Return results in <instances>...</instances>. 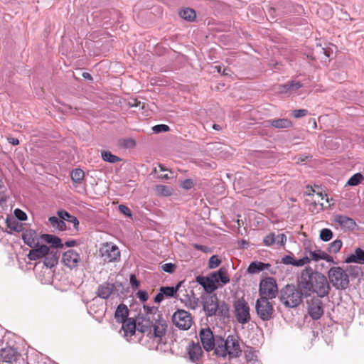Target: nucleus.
I'll list each match as a JSON object with an SVG mask.
<instances>
[{
    "instance_id": "obj_37",
    "label": "nucleus",
    "mask_w": 364,
    "mask_h": 364,
    "mask_svg": "<svg viewBox=\"0 0 364 364\" xmlns=\"http://www.w3.org/2000/svg\"><path fill=\"white\" fill-rule=\"evenodd\" d=\"M156 193L158 196H168L172 194V189L164 185H158L155 187Z\"/></svg>"
},
{
    "instance_id": "obj_57",
    "label": "nucleus",
    "mask_w": 364,
    "mask_h": 364,
    "mask_svg": "<svg viewBox=\"0 0 364 364\" xmlns=\"http://www.w3.org/2000/svg\"><path fill=\"white\" fill-rule=\"evenodd\" d=\"M278 91L281 93H286L289 91H291L290 87H289V83L288 82L287 84L279 85Z\"/></svg>"
},
{
    "instance_id": "obj_13",
    "label": "nucleus",
    "mask_w": 364,
    "mask_h": 364,
    "mask_svg": "<svg viewBox=\"0 0 364 364\" xmlns=\"http://www.w3.org/2000/svg\"><path fill=\"white\" fill-rule=\"evenodd\" d=\"M151 321H152L151 328H153L154 337L161 340L166 333L167 323L166 320L161 314H157L153 316V319Z\"/></svg>"
},
{
    "instance_id": "obj_12",
    "label": "nucleus",
    "mask_w": 364,
    "mask_h": 364,
    "mask_svg": "<svg viewBox=\"0 0 364 364\" xmlns=\"http://www.w3.org/2000/svg\"><path fill=\"white\" fill-rule=\"evenodd\" d=\"M144 311L145 315L139 318L141 321H138L139 330L143 333L151 329V323H152L151 320L153 319V316L160 314L157 312V309L155 307L144 306Z\"/></svg>"
},
{
    "instance_id": "obj_48",
    "label": "nucleus",
    "mask_w": 364,
    "mask_h": 364,
    "mask_svg": "<svg viewBox=\"0 0 364 364\" xmlns=\"http://www.w3.org/2000/svg\"><path fill=\"white\" fill-rule=\"evenodd\" d=\"M14 215L21 221H24L27 219V215L25 212L18 208L14 210Z\"/></svg>"
},
{
    "instance_id": "obj_59",
    "label": "nucleus",
    "mask_w": 364,
    "mask_h": 364,
    "mask_svg": "<svg viewBox=\"0 0 364 364\" xmlns=\"http://www.w3.org/2000/svg\"><path fill=\"white\" fill-rule=\"evenodd\" d=\"M130 284H132V287L137 288L139 286V282L136 279L134 274H132L130 276Z\"/></svg>"
},
{
    "instance_id": "obj_1",
    "label": "nucleus",
    "mask_w": 364,
    "mask_h": 364,
    "mask_svg": "<svg viewBox=\"0 0 364 364\" xmlns=\"http://www.w3.org/2000/svg\"><path fill=\"white\" fill-rule=\"evenodd\" d=\"M299 285L306 296L315 293L318 297H325L329 294L331 289L328 277L313 271L311 267L302 270L299 278Z\"/></svg>"
},
{
    "instance_id": "obj_60",
    "label": "nucleus",
    "mask_w": 364,
    "mask_h": 364,
    "mask_svg": "<svg viewBox=\"0 0 364 364\" xmlns=\"http://www.w3.org/2000/svg\"><path fill=\"white\" fill-rule=\"evenodd\" d=\"M68 222L73 223V226L75 229L77 228V227L79 225V221L76 217L71 215L70 219L68 220Z\"/></svg>"
},
{
    "instance_id": "obj_20",
    "label": "nucleus",
    "mask_w": 364,
    "mask_h": 364,
    "mask_svg": "<svg viewBox=\"0 0 364 364\" xmlns=\"http://www.w3.org/2000/svg\"><path fill=\"white\" fill-rule=\"evenodd\" d=\"M28 254V257L31 260H36L41 258H43L46 253H48V250L50 249L47 245L41 244V242L38 245L35 247H31Z\"/></svg>"
},
{
    "instance_id": "obj_33",
    "label": "nucleus",
    "mask_w": 364,
    "mask_h": 364,
    "mask_svg": "<svg viewBox=\"0 0 364 364\" xmlns=\"http://www.w3.org/2000/svg\"><path fill=\"white\" fill-rule=\"evenodd\" d=\"M268 123L274 128L282 129L289 128L291 126V123L287 119H277L268 122Z\"/></svg>"
},
{
    "instance_id": "obj_5",
    "label": "nucleus",
    "mask_w": 364,
    "mask_h": 364,
    "mask_svg": "<svg viewBox=\"0 0 364 364\" xmlns=\"http://www.w3.org/2000/svg\"><path fill=\"white\" fill-rule=\"evenodd\" d=\"M327 277L329 282L336 289L345 290L349 287V276L346 271L341 267H331L327 272Z\"/></svg>"
},
{
    "instance_id": "obj_56",
    "label": "nucleus",
    "mask_w": 364,
    "mask_h": 364,
    "mask_svg": "<svg viewBox=\"0 0 364 364\" xmlns=\"http://www.w3.org/2000/svg\"><path fill=\"white\" fill-rule=\"evenodd\" d=\"M136 296L141 301H146L148 299V294L146 291L140 290L136 293Z\"/></svg>"
},
{
    "instance_id": "obj_40",
    "label": "nucleus",
    "mask_w": 364,
    "mask_h": 364,
    "mask_svg": "<svg viewBox=\"0 0 364 364\" xmlns=\"http://www.w3.org/2000/svg\"><path fill=\"white\" fill-rule=\"evenodd\" d=\"M310 259L309 257L307 255V248L304 250V256L299 259H294V267H302L305 264H309Z\"/></svg>"
},
{
    "instance_id": "obj_25",
    "label": "nucleus",
    "mask_w": 364,
    "mask_h": 364,
    "mask_svg": "<svg viewBox=\"0 0 364 364\" xmlns=\"http://www.w3.org/2000/svg\"><path fill=\"white\" fill-rule=\"evenodd\" d=\"M270 266L271 265L269 264L255 261L250 264L247 271L249 274H257L265 269H269Z\"/></svg>"
},
{
    "instance_id": "obj_30",
    "label": "nucleus",
    "mask_w": 364,
    "mask_h": 364,
    "mask_svg": "<svg viewBox=\"0 0 364 364\" xmlns=\"http://www.w3.org/2000/svg\"><path fill=\"white\" fill-rule=\"evenodd\" d=\"M212 277L214 279L215 284L221 282L225 284L230 282V279L223 269H220L218 272L212 273Z\"/></svg>"
},
{
    "instance_id": "obj_28",
    "label": "nucleus",
    "mask_w": 364,
    "mask_h": 364,
    "mask_svg": "<svg viewBox=\"0 0 364 364\" xmlns=\"http://www.w3.org/2000/svg\"><path fill=\"white\" fill-rule=\"evenodd\" d=\"M129 309L125 304H119L114 314L115 319L117 322H122L128 319Z\"/></svg>"
},
{
    "instance_id": "obj_63",
    "label": "nucleus",
    "mask_w": 364,
    "mask_h": 364,
    "mask_svg": "<svg viewBox=\"0 0 364 364\" xmlns=\"http://www.w3.org/2000/svg\"><path fill=\"white\" fill-rule=\"evenodd\" d=\"M8 141L10 144H11L12 145H18L19 144V141L18 139H16V138H11V137H9L8 138Z\"/></svg>"
},
{
    "instance_id": "obj_52",
    "label": "nucleus",
    "mask_w": 364,
    "mask_h": 364,
    "mask_svg": "<svg viewBox=\"0 0 364 364\" xmlns=\"http://www.w3.org/2000/svg\"><path fill=\"white\" fill-rule=\"evenodd\" d=\"M161 269L166 272L172 273L175 269V265L172 263H166L161 266Z\"/></svg>"
},
{
    "instance_id": "obj_41",
    "label": "nucleus",
    "mask_w": 364,
    "mask_h": 364,
    "mask_svg": "<svg viewBox=\"0 0 364 364\" xmlns=\"http://www.w3.org/2000/svg\"><path fill=\"white\" fill-rule=\"evenodd\" d=\"M333 237V232L330 229L324 228L320 232V239L324 242L329 241Z\"/></svg>"
},
{
    "instance_id": "obj_62",
    "label": "nucleus",
    "mask_w": 364,
    "mask_h": 364,
    "mask_svg": "<svg viewBox=\"0 0 364 364\" xmlns=\"http://www.w3.org/2000/svg\"><path fill=\"white\" fill-rule=\"evenodd\" d=\"M323 257H325V258H322L323 260H326V262H333V259L332 257H331L330 255H328L327 253H326L324 252L323 253Z\"/></svg>"
},
{
    "instance_id": "obj_54",
    "label": "nucleus",
    "mask_w": 364,
    "mask_h": 364,
    "mask_svg": "<svg viewBox=\"0 0 364 364\" xmlns=\"http://www.w3.org/2000/svg\"><path fill=\"white\" fill-rule=\"evenodd\" d=\"M312 192H313L312 197H315L316 198H317L318 196H321L320 198H318L320 201H323V202L326 203V198H328L327 194H326V193H323L321 192L316 193L314 190H312Z\"/></svg>"
},
{
    "instance_id": "obj_49",
    "label": "nucleus",
    "mask_w": 364,
    "mask_h": 364,
    "mask_svg": "<svg viewBox=\"0 0 364 364\" xmlns=\"http://www.w3.org/2000/svg\"><path fill=\"white\" fill-rule=\"evenodd\" d=\"M287 241V237L284 234H279L275 235V244L284 245Z\"/></svg>"
},
{
    "instance_id": "obj_55",
    "label": "nucleus",
    "mask_w": 364,
    "mask_h": 364,
    "mask_svg": "<svg viewBox=\"0 0 364 364\" xmlns=\"http://www.w3.org/2000/svg\"><path fill=\"white\" fill-rule=\"evenodd\" d=\"M294 258L291 255H285L282 257V261L285 264L294 265Z\"/></svg>"
},
{
    "instance_id": "obj_35",
    "label": "nucleus",
    "mask_w": 364,
    "mask_h": 364,
    "mask_svg": "<svg viewBox=\"0 0 364 364\" xmlns=\"http://www.w3.org/2000/svg\"><path fill=\"white\" fill-rule=\"evenodd\" d=\"M72 181L75 184H79L85 176L84 171L82 169L76 168L71 172Z\"/></svg>"
},
{
    "instance_id": "obj_17",
    "label": "nucleus",
    "mask_w": 364,
    "mask_h": 364,
    "mask_svg": "<svg viewBox=\"0 0 364 364\" xmlns=\"http://www.w3.org/2000/svg\"><path fill=\"white\" fill-rule=\"evenodd\" d=\"M333 222L345 231L353 230L356 225L353 219L343 215H335Z\"/></svg>"
},
{
    "instance_id": "obj_61",
    "label": "nucleus",
    "mask_w": 364,
    "mask_h": 364,
    "mask_svg": "<svg viewBox=\"0 0 364 364\" xmlns=\"http://www.w3.org/2000/svg\"><path fill=\"white\" fill-rule=\"evenodd\" d=\"M164 294H162V292H159L156 296H155V299H154V301L157 303H159L161 302L163 299H164Z\"/></svg>"
},
{
    "instance_id": "obj_18",
    "label": "nucleus",
    "mask_w": 364,
    "mask_h": 364,
    "mask_svg": "<svg viewBox=\"0 0 364 364\" xmlns=\"http://www.w3.org/2000/svg\"><path fill=\"white\" fill-rule=\"evenodd\" d=\"M218 309V302L215 296L211 295L205 299L203 301V310L207 316H212L216 314Z\"/></svg>"
},
{
    "instance_id": "obj_36",
    "label": "nucleus",
    "mask_w": 364,
    "mask_h": 364,
    "mask_svg": "<svg viewBox=\"0 0 364 364\" xmlns=\"http://www.w3.org/2000/svg\"><path fill=\"white\" fill-rule=\"evenodd\" d=\"M324 252L320 250L314 251L309 250L307 249V255L309 257L310 262L311 261L318 262L323 258Z\"/></svg>"
},
{
    "instance_id": "obj_4",
    "label": "nucleus",
    "mask_w": 364,
    "mask_h": 364,
    "mask_svg": "<svg viewBox=\"0 0 364 364\" xmlns=\"http://www.w3.org/2000/svg\"><path fill=\"white\" fill-rule=\"evenodd\" d=\"M302 294L294 285L287 284L280 291V301L287 308H295L301 303Z\"/></svg>"
},
{
    "instance_id": "obj_26",
    "label": "nucleus",
    "mask_w": 364,
    "mask_h": 364,
    "mask_svg": "<svg viewBox=\"0 0 364 364\" xmlns=\"http://www.w3.org/2000/svg\"><path fill=\"white\" fill-rule=\"evenodd\" d=\"M345 262L364 264V251L360 248H357L353 254H351L346 258Z\"/></svg>"
},
{
    "instance_id": "obj_8",
    "label": "nucleus",
    "mask_w": 364,
    "mask_h": 364,
    "mask_svg": "<svg viewBox=\"0 0 364 364\" xmlns=\"http://www.w3.org/2000/svg\"><path fill=\"white\" fill-rule=\"evenodd\" d=\"M172 321L176 327L182 330H188L192 325L191 314L183 309L178 310L173 314Z\"/></svg>"
},
{
    "instance_id": "obj_46",
    "label": "nucleus",
    "mask_w": 364,
    "mask_h": 364,
    "mask_svg": "<svg viewBox=\"0 0 364 364\" xmlns=\"http://www.w3.org/2000/svg\"><path fill=\"white\" fill-rule=\"evenodd\" d=\"M152 130L155 133L166 132L169 130V127L166 124H158L154 126Z\"/></svg>"
},
{
    "instance_id": "obj_2",
    "label": "nucleus",
    "mask_w": 364,
    "mask_h": 364,
    "mask_svg": "<svg viewBox=\"0 0 364 364\" xmlns=\"http://www.w3.org/2000/svg\"><path fill=\"white\" fill-rule=\"evenodd\" d=\"M183 282H180L176 287H161L160 291L164 296L178 297L185 306L195 310L199 306V299L197 298L193 290H187L183 286Z\"/></svg>"
},
{
    "instance_id": "obj_9",
    "label": "nucleus",
    "mask_w": 364,
    "mask_h": 364,
    "mask_svg": "<svg viewBox=\"0 0 364 364\" xmlns=\"http://www.w3.org/2000/svg\"><path fill=\"white\" fill-rule=\"evenodd\" d=\"M199 337L203 348L206 351L216 349V343L218 338L220 336H214L212 331L209 328H202L199 332Z\"/></svg>"
},
{
    "instance_id": "obj_53",
    "label": "nucleus",
    "mask_w": 364,
    "mask_h": 364,
    "mask_svg": "<svg viewBox=\"0 0 364 364\" xmlns=\"http://www.w3.org/2000/svg\"><path fill=\"white\" fill-rule=\"evenodd\" d=\"M193 186V183L191 179H186L181 183V186L186 190L191 189Z\"/></svg>"
},
{
    "instance_id": "obj_32",
    "label": "nucleus",
    "mask_w": 364,
    "mask_h": 364,
    "mask_svg": "<svg viewBox=\"0 0 364 364\" xmlns=\"http://www.w3.org/2000/svg\"><path fill=\"white\" fill-rule=\"evenodd\" d=\"M50 225L55 230L63 231L66 229V225L59 217L51 216L48 218Z\"/></svg>"
},
{
    "instance_id": "obj_7",
    "label": "nucleus",
    "mask_w": 364,
    "mask_h": 364,
    "mask_svg": "<svg viewBox=\"0 0 364 364\" xmlns=\"http://www.w3.org/2000/svg\"><path fill=\"white\" fill-rule=\"evenodd\" d=\"M100 255L104 261L112 262L119 259L120 251L116 245L112 242H105L100 248Z\"/></svg>"
},
{
    "instance_id": "obj_43",
    "label": "nucleus",
    "mask_w": 364,
    "mask_h": 364,
    "mask_svg": "<svg viewBox=\"0 0 364 364\" xmlns=\"http://www.w3.org/2000/svg\"><path fill=\"white\" fill-rule=\"evenodd\" d=\"M342 247V242L340 240H336L329 245L328 250L330 252L337 253Z\"/></svg>"
},
{
    "instance_id": "obj_39",
    "label": "nucleus",
    "mask_w": 364,
    "mask_h": 364,
    "mask_svg": "<svg viewBox=\"0 0 364 364\" xmlns=\"http://www.w3.org/2000/svg\"><path fill=\"white\" fill-rule=\"evenodd\" d=\"M364 180L363 176L360 173H357L352 176L348 181L347 185L350 186H355L360 183Z\"/></svg>"
},
{
    "instance_id": "obj_50",
    "label": "nucleus",
    "mask_w": 364,
    "mask_h": 364,
    "mask_svg": "<svg viewBox=\"0 0 364 364\" xmlns=\"http://www.w3.org/2000/svg\"><path fill=\"white\" fill-rule=\"evenodd\" d=\"M118 208H119V210L120 211V213H122L124 215L129 217V218L132 217V212L127 206H126L124 205H119Z\"/></svg>"
},
{
    "instance_id": "obj_29",
    "label": "nucleus",
    "mask_w": 364,
    "mask_h": 364,
    "mask_svg": "<svg viewBox=\"0 0 364 364\" xmlns=\"http://www.w3.org/2000/svg\"><path fill=\"white\" fill-rule=\"evenodd\" d=\"M41 238L47 243L51 244L53 247H63V246L61 240L55 235L50 234H43L41 235Z\"/></svg>"
},
{
    "instance_id": "obj_31",
    "label": "nucleus",
    "mask_w": 364,
    "mask_h": 364,
    "mask_svg": "<svg viewBox=\"0 0 364 364\" xmlns=\"http://www.w3.org/2000/svg\"><path fill=\"white\" fill-rule=\"evenodd\" d=\"M16 350L12 348H5L1 350V358L4 362L11 363L15 360Z\"/></svg>"
},
{
    "instance_id": "obj_19",
    "label": "nucleus",
    "mask_w": 364,
    "mask_h": 364,
    "mask_svg": "<svg viewBox=\"0 0 364 364\" xmlns=\"http://www.w3.org/2000/svg\"><path fill=\"white\" fill-rule=\"evenodd\" d=\"M320 197V196H318L317 198L313 197L312 200L309 203V209L313 213H318L319 211L323 209L328 208L332 205V203H331V200H332V199L326 198V203H324L323 201H320L318 198Z\"/></svg>"
},
{
    "instance_id": "obj_64",
    "label": "nucleus",
    "mask_w": 364,
    "mask_h": 364,
    "mask_svg": "<svg viewBox=\"0 0 364 364\" xmlns=\"http://www.w3.org/2000/svg\"><path fill=\"white\" fill-rule=\"evenodd\" d=\"M66 246L68 247H73L76 245V242L75 240H70L65 242Z\"/></svg>"
},
{
    "instance_id": "obj_47",
    "label": "nucleus",
    "mask_w": 364,
    "mask_h": 364,
    "mask_svg": "<svg viewBox=\"0 0 364 364\" xmlns=\"http://www.w3.org/2000/svg\"><path fill=\"white\" fill-rule=\"evenodd\" d=\"M58 216L63 220L68 221L71 215L66 210H60L57 212Z\"/></svg>"
},
{
    "instance_id": "obj_3",
    "label": "nucleus",
    "mask_w": 364,
    "mask_h": 364,
    "mask_svg": "<svg viewBox=\"0 0 364 364\" xmlns=\"http://www.w3.org/2000/svg\"><path fill=\"white\" fill-rule=\"evenodd\" d=\"M215 354L218 356L237 358L242 353L240 341L237 335H229L225 339L218 338Z\"/></svg>"
},
{
    "instance_id": "obj_21",
    "label": "nucleus",
    "mask_w": 364,
    "mask_h": 364,
    "mask_svg": "<svg viewBox=\"0 0 364 364\" xmlns=\"http://www.w3.org/2000/svg\"><path fill=\"white\" fill-rule=\"evenodd\" d=\"M196 282L204 288L206 292L211 293L218 288L212 274L210 277L198 276L196 277Z\"/></svg>"
},
{
    "instance_id": "obj_44",
    "label": "nucleus",
    "mask_w": 364,
    "mask_h": 364,
    "mask_svg": "<svg viewBox=\"0 0 364 364\" xmlns=\"http://www.w3.org/2000/svg\"><path fill=\"white\" fill-rule=\"evenodd\" d=\"M221 263V260L216 255H213L209 259L208 266L210 269L216 268Z\"/></svg>"
},
{
    "instance_id": "obj_24",
    "label": "nucleus",
    "mask_w": 364,
    "mask_h": 364,
    "mask_svg": "<svg viewBox=\"0 0 364 364\" xmlns=\"http://www.w3.org/2000/svg\"><path fill=\"white\" fill-rule=\"evenodd\" d=\"M188 354L191 361L197 363L199 361L203 354L201 347L198 343H192L188 348Z\"/></svg>"
},
{
    "instance_id": "obj_6",
    "label": "nucleus",
    "mask_w": 364,
    "mask_h": 364,
    "mask_svg": "<svg viewBox=\"0 0 364 364\" xmlns=\"http://www.w3.org/2000/svg\"><path fill=\"white\" fill-rule=\"evenodd\" d=\"M259 292L260 298L272 299L277 296L278 287L274 278L267 277L262 279L259 283Z\"/></svg>"
},
{
    "instance_id": "obj_34",
    "label": "nucleus",
    "mask_w": 364,
    "mask_h": 364,
    "mask_svg": "<svg viewBox=\"0 0 364 364\" xmlns=\"http://www.w3.org/2000/svg\"><path fill=\"white\" fill-rule=\"evenodd\" d=\"M179 15L182 18L189 21H193L196 16L195 11L190 8L182 9Z\"/></svg>"
},
{
    "instance_id": "obj_38",
    "label": "nucleus",
    "mask_w": 364,
    "mask_h": 364,
    "mask_svg": "<svg viewBox=\"0 0 364 364\" xmlns=\"http://www.w3.org/2000/svg\"><path fill=\"white\" fill-rule=\"evenodd\" d=\"M102 158L104 161L109 163H117L121 161V159L117 156L113 155L109 151H104L102 152Z\"/></svg>"
},
{
    "instance_id": "obj_10",
    "label": "nucleus",
    "mask_w": 364,
    "mask_h": 364,
    "mask_svg": "<svg viewBox=\"0 0 364 364\" xmlns=\"http://www.w3.org/2000/svg\"><path fill=\"white\" fill-rule=\"evenodd\" d=\"M235 316L240 323H246L250 320V308L244 299L237 300L235 304Z\"/></svg>"
},
{
    "instance_id": "obj_45",
    "label": "nucleus",
    "mask_w": 364,
    "mask_h": 364,
    "mask_svg": "<svg viewBox=\"0 0 364 364\" xmlns=\"http://www.w3.org/2000/svg\"><path fill=\"white\" fill-rule=\"evenodd\" d=\"M263 242L267 246L275 244V235L274 233H269L264 238Z\"/></svg>"
},
{
    "instance_id": "obj_23",
    "label": "nucleus",
    "mask_w": 364,
    "mask_h": 364,
    "mask_svg": "<svg viewBox=\"0 0 364 364\" xmlns=\"http://www.w3.org/2000/svg\"><path fill=\"white\" fill-rule=\"evenodd\" d=\"M59 255L55 248H50L44 256L43 263L48 268H52L58 264Z\"/></svg>"
},
{
    "instance_id": "obj_42",
    "label": "nucleus",
    "mask_w": 364,
    "mask_h": 364,
    "mask_svg": "<svg viewBox=\"0 0 364 364\" xmlns=\"http://www.w3.org/2000/svg\"><path fill=\"white\" fill-rule=\"evenodd\" d=\"M217 312L223 317H228L229 314V307L225 302L218 303Z\"/></svg>"
},
{
    "instance_id": "obj_22",
    "label": "nucleus",
    "mask_w": 364,
    "mask_h": 364,
    "mask_svg": "<svg viewBox=\"0 0 364 364\" xmlns=\"http://www.w3.org/2000/svg\"><path fill=\"white\" fill-rule=\"evenodd\" d=\"M121 323H122V331H123V336L127 339L131 338L136 331V323L134 320L129 318Z\"/></svg>"
},
{
    "instance_id": "obj_16",
    "label": "nucleus",
    "mask_w": 364,
    "mask_h": 364,
    "mask_svg": "<svg viewBox=\"0 0 364 364\" xmlns=\"http://www.w3.org/2000/svg\"><path fill=\"white\" fill-rule=\"evenodd\" d=\"M22 239L30 247H36L42 240L41 235L39 236L35 230L31 229L26 230L22 233Z\"/></svg>"
},
{
    "instance_id": "obj_51",
    "label": "nucleus",
    "mask_w": 364,
    "mask_h": 364,
    "mask_svg": "<svg viewBox=\"0 0 364 364\" xmlns=\"http://www.w3.org/2000/svg\"><path fill=\"white\" fill-rule=\"evenodd\" d=\"M307 113H308V111L306 109H301L294 110L292 112V114L295 118H300V117L306 116L307 114Z\"/></svg>"
},
{
    "instance_id": "obj_27",
    "label": "nucleus",
    "mask_w": 364,
    "mask_h": 364,
    "mask_svg": "<svg viewBox=\"0 0 364 364\" xmlns=\"http://www.w3.org/2000/svg\"><path fill=\"white\" fill-rule=\"evenodd\" d=\"M114 284L104 283L99 286L97 289V296L102 299H107L114 290Z\"/></svg>"
},
{
    "instance_id": "obj_58",
    "label": "nucleus",
    "mask_w": 364,
    "mask_h": 364,
    "mask_svg": "<svg viewBox=\"0 0 364 364\" xmlns=\"http://www.w3.org/2000/svg\"><path fill=\"white\" fill-rule=\"evenodd\" d=\"M289 83V87H290L291 90L295 91V90L299 89L300 87H301V84L299 82L292 81Z\"/></svg>"
},
{
    "instance_id": "obj_15",
    "label": "nucleus",
    "mask_w": 364,
    "mask_h": 364,
    "mask_svg": "<svg viewBox=\"0 0 364 364\" xmlns=\"http://www.w3.org/2000/svg\"><path fill=\"white\" fill-rule=\"evenodd\" d=\"M62 262L68 268L76 269L81 262V257L77 251L69 250L63 254Z\"/></svg>"
},
{
    "instance_id": "obj_11",
    "label": "nucleus",
    "mask_w": 364,
    "mask_h": 364,
    "mask_svg": "<svg viewBox=\"0 0 364 364\" xmlns=\"http://www.w3.org/2000/svg\"><path fill=\"white\" fill-rule=\"evenodd\" d=\"M256 311L258 316L264 321L270 319L273 313V307L269 299L259 298L256 302Z\"/></svg>"
},
{
    "instance_id": "obj_14",
    "label": "nucleus",
    "mask_w": 364,
    "mask_h": 364,
    "mask_svg": "<svg viewBox=\"0 0 364 364\" xmlns=\"http://www.w3.org/2000/svg\"><path fill=\"white\" fill-rule=\"evenodd\" d=\"M309 316L314 320L320 318L323 314V302L318 297H314L307 301Z\"/></svg>"
}]
</instances>
